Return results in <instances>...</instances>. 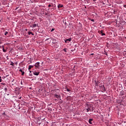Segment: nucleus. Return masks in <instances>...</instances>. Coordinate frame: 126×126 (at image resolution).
Listing matches in <instances>:
<instances>
[{
    "label": "nucleus",
    "mask_w": 126,
    "mask_h": 126,
    "mask_svg": "<svg viewBox=\"0 0 126 126\" xmlns=\"http://www.w3.org/2000/svg\"><path fill=\"white\" fill-rule=\"evenodd\" d=\"M92 122H93V119H90L89 120V123L90 124V125H92Z\"/></svg>",
    "instance_id": "1a4fd4ad"
},
{
    "label": "nucleus",
    "mask_w": 126,
    "mask_h": 126,
    "mask_svg": "<svg viewBox=\"0 0 126 126\" xmlns=\"http://www.w3.org/2000/svg\"><path fill=\"white\" fill-rule=\"evenodd\" d=\"M2 81V80H1V77L0 76V82H1Z\"/></svg>",
    "instance_id": "412c9836"
},
{
    "label": "nucleus",
    "mask_w": 126,
    "mask_h": 126,
    "mask_svg": "<svg viewBox=\"0 0 126 126\" xmlns=\"http://www.w3.org/2000/svg\"><path fill=\"white\" fill-rule=\"evenodd\" d=\"M51 6H52V5H51L50 4L48 5V7H51Z\"/></svg>",
    "instance_id": "4be33fe9"
},
{
    "label": "nucleus",
    "mask_w": 126,
    "mask_h": 126,
    "mask_svg": "<svg viewBox=\"0 0 126 126\" xmlns=\"http://www.w3.org/2000/svg\"><path fill=\"white\" fill-rule=\"evenodd\" d=\"M91 21H92L93 22H95V20L94 19H92Z\"/></svg>",
    "instance_id": "6ab92c4d"
},
{
    "label": "nucleus",
    "mask_w": 126,
    "mask_h": 126,
    "mask_svg": "<svg viewBox=\"0 0 126 126\" xmlns=\"http://www.w3.org/2000/svg\"><path fill=\"white\" fill-rule=\"evenodd\" d=\"M2 115H3V116H5V112L3 113H2Z\"/></svg>",
    "instance_id": "5701e85b"
},
{
    "label": "nucleus",
    "mask_w": 126,
    "mask_h": 126,
    "mask_svg": "<svg viewBox=\"0 0 126 126\" xmlns=\"http://www.w3.org/2000/svg\"><path fill=\"white\" fill-rule=\"evenodd\" d=\"M63 4H59L58 5V8H62V7H63Z\"/></svg>",
    "instance_id": "6e6552de"
},
{
    "label": "nucleus",
    "mask_w": 126,
    "mask_h": 126,
    "mask_svg": "<svg viewBox=\"0 0 126 126\" xmlns=\"http://www.w3.org/2000/svg\"><path fill=\"white\" fill-rule=\"evenodd\" d=\"M97 0H93V1H96Z\"/></svg>",
    "instance_id": "c85d7f7f"
},
{
    "label": "nucleus",
    "mask_w": 126,
    "mask_h": 126,
    "mask_svg": "<svg viewBox=\"0 0 126 126\" xmlns=\"http://www.w3.org/2000/svg\"><path fill=\"white\" fill-rule=\"evenodd\" d=\"M100 33L102 34L103 33V31H100Z\"/></svg>",
    "instance_id": "393cba45"
},
{
    "label": "nucleus",
    "mask_w": 126,
    "mask_h": 126,
    "mask_svg": "<svg viewBox=\"0 0 126 126\" xmlns=\"http://www.w3.org/2000/svg\"><path fill=\"white\" fill-rule=\"evenodd\" d=\"M121 94L122 95H124V93H122Z\"/></svg>",
    "instance_id": "cd10ccee"
},
{
    "label": "nucleus",
    "mask_w": 126,
    "mask_h": 126,
    "mask_svg": "<svg viewBox=\"0 0 126 126\" xmlns=\"http://www.w3.org/2000/svg\"><path fill=\"white\" fill-rule=\"evenodd\" d=\"M63 51L64 52H65V53H66V52H67V49H66V48H64V49H63Z\"/></svg>",
    "instance_id": "4468645a"
},
{
    "label": "nucleus",
    "mask_w": 126,
    "mask_h": 126,
    "mask_svg": "<svg viewBox=\"0 0 126 126\" xmlns=\"http://www.w3.org/2000/svg\"><path fill=\"white\" fill-rule=\"evenodd\" d=\"M50 38H47L45 41H48V40H50Z\"/></svg>",
    "instance_id": "b1692460"
},
{
    "label": "nucleus",
    "mask_w": 126,
    "mask_h": 126,
    "mask_svg": "<svg viewBox=\"0 0 126 126\" xmlns=\"http://www.w3.org/2000/svg\"><path fill=\"white\" fill-rule=\"evenodd\" d=\"M34 66L36 67V68H39V67L40 66V62H37L34 64Z\"/></svg>",
    "instance_id": "7ed1b4c3"
},
{
    "label": "nucleus",
    "mask_w": 126,
    "mask_h": 126,
    "mask_svg": "<svg viewBox=\"0 0 126 126\" xmlns=\"http://www.w3.org/2000/svg\"><path fill=\"white\" fill-rule=\"evenodd\" d=\"M4 91H5V92H7V88H5L4 89Z\"/></svg>",
    "instance_id": "2eb2a0df"
},
{
    "label": "nucleus",
    "mask_w": 126,
    "mask_h": 126,
    "mask_svg": "<svg viewBox=\"0 0 126 126\" xmlns=\"http://www.w3.org/2000/svg\"><path fill=\"white\" fill-rule=\"evenodd\" d=\"M28 34L29 35H31L32 34V36H34V33H32V32H28Z\"/></svg>",
    "instance_id": "f8f14e48"
},
{
    "label": "nucleus",
    "mask_w": 126,
    "mask_h": 126,
    "mask_svg": "<svg viewBox=\"0 0 126 126\" xmlns=\"http://www.w3.org/2000/svg\"><path fill=\"white\" fill-rule=\"evenodd\" d=\"M64 91H67V92H71V90L67 88H64Z\"/></svg>",
    "instance_id": "20e7f679"
},
{
    "label": "nucleus",
    "mask_w": 126,
    "mask_h": 126,
    "mask_svg": "<svg viewBox=\"0 0 126 126\" xmlns=\"http://www.w3.org/2000/svg\"><path fill=\"white\" fill-rule=\"evenodd\" d=\"M1 42H0V45H1Z\"/></svg>",
    "instance_id": "c756f323"
},
{
    "label": "nucleus",
    "mask_w": 126,
    "mask_h": 126,
    "mask_svg": "<svg viewBox=\"0 0 126 126\" xmlns=\"http://www.w3.org/2000/svg\"><path fill=\"white\" fill-rule=\"evenodd\" d=\"M86 110H87V113H88L89 111L90 112H93V111H94V109H93V106L91 105H87V108H86Z\"/></svg>",
    "instance_id": "f257e3e1"
},
{
    "label": "nucleus",
    "mask_w": 126,
    "mask_h": 126,
    "mask_svg": "<svg viewBox=\"0 0 126 126\" xmlns=\"http://www.w3.org/2000/svg\"><path fill=\"white\" fill-rule=\"evenodd\" d=\"M21 84H22V85L23 84H22V82H21Z\"/></svg>",
    "instance_id": "7c9ffc66"
},
{
    "label": "nucleus",
    "mask_w": 126,
    "mask_h": 126,
    "mask_svg": "<svg viewBox=\"0 0 126 126\" xmlns=\"http://www.w3.org/2000/svg\"><path fill=\"white\" fill-rule=\"evenodd\" d=\"M55 97L57 98V99H60L61 98V95H59L58 94H54Z\"/></svg>",
    "instance_id": "423d86ee"
},
{
    "label": "nucleus",
    "mask_w": 126,
    "mask_h": 126,
    "mask_svg": "<svg viewBox=\"0 0 126 126\" xmlns=\"http://www.w3.org/2000/svg\"><path fill=\"white\" fill-rule=\"evenodd\" d=\"M7 34H8V32H5L4 35H5V36H6V35H7Z\"/></svg>",
    "instance_id": "dca6fc26"
},
{
    "label": "nucleus",
    "mask_w": 126,
    "mask_h": 126,
    "mask_svg": "<svg viewBox=\"0 0 126 126\" xmlns=\"http://www.w3.org/2000/svg\"><path fill=\"white\" fill-rule=\"evenodd\" d=\"M2 85H5V83H2Z\"/></svg>",
    "instance_id": "a878e982"
},
{
    "label": "nucleus",
    "mask_w": 126,
    "mask_h": 126,
    "mask_svg": "<svg viewBox=\"0 0 126 126\" xmlns=\"http://www.w3.org/2000/svg\"><path fill=\"white\" fill-rule=\"evenodd\" d=\"M36 27H37L36 24H33L32 27H33V28H36Z\"/></svg>",
    "instance_id": "ddd939ff"
},
{
    "label": "nucleus",
    "mask_w": 126,
    "mask_h": 126,
    "mask_svg": "<svg viewBox=\"0 0 126 126\" xmlns=\"http://www.w3.org/2000/svg\"><path fill=\"white\" fill-rule=\"evenodd\" d=\"M103 88H104V89H105V87H103Z\"/></svg>",
    "instance_id": "2f4dec72"
},
{
    "label": "nucleus",
    "mask_w": 126,
    "mask_h": 126,
    "mask_svg": "<svg viewBox=\"0 0 126 126\" xmlns=\"http://www.w3.org/2000/svg\"><path fill=\"white\" fill-rule=\"evenodd\" d=\"M14 63H13V62H11V63L10 64V65H14Z\"/></svg>",
    "instance_id": "aec40b11"
},
{
    "label": "nucleus",
    "mask_w": 126,
    "mask_h": 126,
    "mask_svg": "<svg viewBox=\"0 0 126 126\" xmlns=\"http://www.w3.org/2000/svg\"><path fill=\"white\" fill-rule=\"evenodd\" d=\"M64 41L65 43H69L71 41V38H65Z\"/></svg>",
    "instance_id": "f03ea898"
},
{
    "label": "nucleus",
    "mask_w": 126,
    "mask_h": 126,
    "mask_svg": "<svg viewBox=\"0 0 126 126\" xmlns=\"http://www.w3.org/2000/svg\"><path fill=\"white\" fill-rule=\"evenodd\" d=\"M40 74V72H33L34 75L38 76Z\"/></svg>",
    "instance_id": "0eeeda50"
},
{
    "label": "nucleus",
    "mask_w": 126,
    "mask_h": 126,
    "mask_svg": "<svg viewBox=\"0 0 126 126\" xmlns=\"http://www.w3.org/2000/svg\"><path fill=\"white\" fill-rule=\"evenodd\" d=\"M30 72H31V71L30 70Z\"/></svg>",
    "instance_id": "f704fd0d"
},
{
    "label": "nucleus",
    "mask_w": 126,
    "mask_h": 126,
    "mask_svg": "<svg viewBox=\"0 0 126 126\" xmlns=\"http://www.w3.org/2000/svg\"><path fill=\"white\" fill-rule=\"evenodd\" d=\"M0 48H1V46H0Z\"/></svg>",
    "instance_id": "473e14b6"
},
{
    "label": "nucleus",
    "mask_w": 126,
    "mask_h": 126,
    "mask_svg": "<svg viewBox=\"0 0 126 126\" xmlns=\"http://www.w3.org/2000/svg\"><path fill=\"white\" fill-rule=\"evenodd\" d=\"M124 7H126V4L124 5Z\"/></svg>",
    "instance_id": "bb28decb"
},
{
    "label": "nucleus",
    "mask_w": 126,
    "mask_h": 126,
    "mask_svg": "<svg viewBox=\"0 0 126 126\" xmlns=\"http://www.w3.org/2000/svg\"><path fill=\"white\" fill-rule=\"evenodd\" d=\"M2 51H3V53H6V50H5V49H4V46H2Z\"/></svg>",
    "instance_id": "9b49d317"
},
{
    "label": "nucleus",
    "mask_w": 126,
    "mask_h": 126,
    "mask_svg": "<svg viewBox=\"0 0 126 126\" xmlns=\"http://www.w3.org/2000/svg\"><path fill=\"white\" fill-rule=\"evenodd\" d=\"M19 71L22 73V75L25 74V72L22 70V69H20Z\"/></svg>",
    "instance_id": "9d476101"
},
{
    "label": "nucleus",
    "mask_w": 126,
    "mask_h": 126,
    "mask_svg": "<svg viewBox=\"0 0 126 126\" xmlns=\"http://www.w3.org/2000/svg\"><path fill=\"white\" fill-rule=\"evenodd\" d=\"M33 67H34V65H30L28 67L29 70H30V69H31V68H33Z\"/></svg>",
    "instance_id": "39448f33"
},
{
    "label": "nucleus",
    "mask_w": 126,
    "mask_h": 126,
    "mask_svg": "<svg viewBox=\"0 0 126 126\" xmlns=\"http://www.w3.org/2000/svg\"><path fill=\"white\" fill-rule=\"evenodd\" d=\"M30 89H32V88H30Z\"/></svg>",
    "instance_id": "72a5a7b5"
},
{
    "label": "nucleus",
    "mask_w": 126,
    "mask_h": 126,
    "mask_svg": "<svg viewBox=\"0 0 126 126\" xmlns=\"http://www.w3.org/2000/svg\"><path fill=\"white\" fill-rule=\"evenodd\" d=\"M55 31V29H52L51 32H53V31Z\"/></svg>",
    "instance_id": "a211bd4d"
},
{
    "label": "nucleus",
    "mask_w": 126,
    "mask_h": 126,
    "mask_svg": "<svg viewBox=\"0 0 126 126\" xmlns=\"http://www.w3.org/2000/svg\"><path fill=\"white\" fill-rule=\"evenodd\" d=\"M105 35H106V34H105L103 32L101 33V36H105Z\"/></svg>",
    "instance_id": "f3484780"
}]
</instances>
